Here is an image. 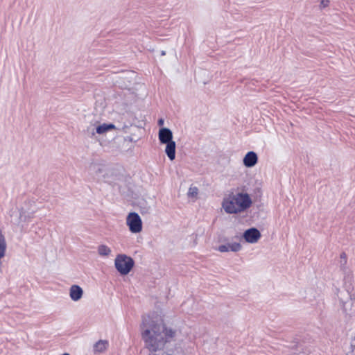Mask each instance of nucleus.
Masks as SVG:
<instances>
[{"label":"nucleus","mask_w":355,"mask_h":355,"mask_svg":"<svg viewBox=\"0 0 355 355\" xmlns=\"http://www.w3.org/2000/svg\"><path fill=\"white\" fill-rule=\"evenodd\" d=\"M126 225L132 233H139L142 230V220L136 212H130L126 217Z\"/></svg>","instance_id":"423d86ee"},{"label":"nucleus","mask_w":355,"mask_h":355,"mask_svg":"<svg viewBox=\"0 0 355 355\" xmlns=\"http://www.w3.org/2000/svg\"><path fill=\"white\" fill-rule=\"evenodd\" d=\"M115 128H116L115 125L112 123H109V124L103 123V124L98 125L96 128H88V131H89L91 132L92 135H95L94 130H96V132L97 134L104 135V134L107 133L108 131H110Z\"/></svg>","instance_id":"6e6552de"},{"label":"nucleus","mask_w":355,"mask_h":355,"mask_svg":"<svg viewBox=\"0 0 355 355\" xmlns=\"http://www.w3.org/2000/svg\"><path fill=\"white\" fill-rule=\"evenodd\" d=\"M6 247L7 245L5 236L0 230V260L6 255Z\"/></svg>","instance_id":"ddd939ff"},{"label":"nucleus","mask_w":355,"mask_h":355,"mask_svg":"<svg viewBox=\"0 0 355 355\" xmlns=\"http://www.w3.org/2000/svg\"><path fill=\"white\" fill-rule=\"evenodd\" d=\"M108 347V342L105 340H100L94 345V351L96 353L105 352Z\"/></svg>","instance_id":"f8f14e48"},{"label":"nucleus","mask_w":355,"mask_h":355,"mask_svg":"<svg viewBox=\"0 0 355 355\" xmlns=\"http://www.w3.org/2000/svg\"><path fill=\"white\" fill-rule=\"evenodd\" d=\"M198 193V189L196 187H191L189 188L188 191V196L191 198H196Z\"/></svg>","instance_id":"f3484780"},{"label":"nucleus","mask_w":355,"mask_h":355,"mask_svg":"<svg viewBox=\"0 0 355 355\" xmlns=\"http://www.w3.org/2000/svg\"><path fill=\"white\" fill-rule=\"evenodd\" d=\"M290 349L293 351V355L302 353L304 351L303 342L298 338H294L290 343Z\"/></svg>","instance_id":"9b49d317"},{"label":"nucleus","mask_w":355,"mask_h":355,"mask_svg":"<svg viewBox=\"0 0 355 355\" xmlns=\"http://www.w3.org/2000/svg\"><path fill=\"white\" fill-rule=\"evenodd\" d=\"M252 201L250 196L244 192H230L223 198L222 207L227 214H239L251 207Z\"/></svg>","instance_id":"f03ea898"},{"label":"nucleus","mask_w":355,"mask_h":355,"mask_svg":"<svg viewBox=\"0 0 355 355\" xmlns=\"http://www.w3.org/2000/svg\"><path fill=\"white\" fill-rule=\"evenodd\" d=\"M83 295V289L78 285H72L69 289V296L73 301L80 300Z\"/></svg>","instance_id":"9d476101"},{"label":"nucleus","mask_w":355,"mask_h":355,"mask_svg":"<svg viewBox=\"0 0 355 355\" xmlns=\"http://www.w3.org/2000/svg\"><path fill=\"white\" fill-rule=\"evenodd\" d=\"M164 120L163 119H159L158 120V125L159 126H162L164 125Z\"/></svg>","instance_id":"4be33fe9"},{"label":"nucleus","mask_w":355,"mask_h":355,"mask_svg":"<svg viewBox=\"0 0 355 355\" xmlns=\"http://www.w3.org/2000/svg\"><path fill=\"white\" fill-rule=\"evenodd\" d=\"M243 238L248 243H255L261 238V233L257 228L252 227L244 232Z\"/></svg>","instance_id":"0eeeda50"},{"label":"nucleus","mask_w":355,"mask_h":355,"mask_svg":"<svg viewBox=\"0 0 355 355\" xmlns=\"http://www.w3.org/2000/svg\"><path fill=\"white\" fill-rule=\"evenodd\" d=\"M134 264V260L125 254H119L114 260L115 268L122 275L128 274L133 268Z\"/></svg>","instance_id":"39448f33"},{"label":"nucleus","mask_w":355,"mask_h":355,"mask_svg":"<svg viewBox=\"0 0 355 355\" xmlns=\"http://www.w3.org/2000/svg\"><path fill=\"white\" fill-rule=\"evenodd\" d=\"M166 54L165 51H162V53H161V55H164Z\"/></svg>","instance_id":"5701e85b"},{"label":"nucleus","mask_w":355,"mask_h":355,"mask_svg":"<svg viewBox=\"0 0 355 355\" xmlns=\"http://www.w3.org/2000/svg\"><path fill=\"white\" fill-rule=\"evenodd\" d=\"M159 140L161 144H166L165 153L170 160L175 157V142L173 141V132L167 128H162L159 130Z\"/></svg>","instance_id":"7ed1b4c3"},{"label":"nucleus","mask_w":355,"mask_h":355,"mask_svg":"<svg viewBox=\"0 0 355 355\" xmlns=\"http://www.w3.org/2000/svg\"><path fill=\"white\" fill-rule=\"evenodd\" d=\"M33 217V212L28 214V216L25 215V212L22 210L19 213V217L18 219H16L15 221H12L15 224H19L21 221H26V218H31Z\"/></svg>","instance_id":"2eb2a0df"},{"label":"nucleus","mask_w":355,"mask_h":355,"mask_svg":"<svg viewBox=\"0 0 355 355\" xmlns=\"http://www.w3.org/2000/svg\"><path fill=\"white\" fill-rule=\"evenodd\" d=\"M141 328L142 339L149 355H171L172 350L165 351L166 345L176 336V331L167 327L158 317L145 315L143 317Z\"/></svg>","instance_id":"f257e3e1"},{"label":"nucleus","mask_w":355,"mask_h":355,"mask_svg":"<svg viewBox=\"0 0 355 355\" xmlns=\"http://www.w3.org/2000/svg\"><path fill=\"white\" fill-rule=\"evenodd\" d=\"M344 313L353 318L355 316V297L348 291H340L338 295Z\"/></svg>","instance_id":"20e7f679"},{"label":"nucleus","mask_w":355,"mask_h":355,"mask_svg":"<svg viewBox=\"0 0 355 355\" xmlns=\"http://www.w3.org/2000/svg\"><path fill=\"white\" fill-rule=\"evenodd\" d=\"M258 156L254 151H250L244 156L243 162L245 166L251 168L257 164Z\"/></svg>","instance_id":"1a4fd4ad"},{"label":"nucleus","mask_w":355,"mask_h":355,"mask_svg":"<svg viewBox=\"0 0 355 355\" xmlns=\"http://www.w3.org/2000/svg\"><path fill=\"white\" fill-rule=\"evenodd\" d=\"M89 171L92 173H94L97 175L98 173L101 172L102 169L100 166L93 164L89 167Z\"/></svg>","instance_id":"a211bd4d"},{"label":"nucleus","mask_w":355,"mask_h":355,"mask_svg":"<svg viewBox=\"0 0 355 355\" xmlns=\"http://www.w3.org/2000/svg\"><path fill=\"white\" fill-rule=\"evenodd\" d=\"M218 250L220 252H225L230 251L228 244L219 245L218 248Z\"/></svg>","instance_id":"6ab92c4d"},{"label":"nucleus","mask_w":355,"mask_h":355,"mask_svg":"<svg viewBox=\"0 0 355 355\" xmlns=\"http://www.w3.org/2000/svg\"><path fill=\"white\" fill-rule=\"evenodd\" d=\"M111 252V249L105 245L102 244L98 247V253L101 257H108Z\"/></svg>","instance_id":"4468645a"},{"label":"nucleus","mask_w":355,"mask_h":355,"mask_svg":"<svg viewBox=\"0 0 355 355\" xmlns=\"http://www.w3.org/2000/svg\"><path fill=\"white\" fill-rule=\"evenodd\" d=\"M353 318H354V320H355V316H353Z\"/></svg>","instance_id":"b1692460"},{"label":"nucleus","mask_w":355,"mask_h":355,"mask_svg":"<svg viewBox=\"0 0 355 355\" xmlns=\"http://www.w3.org/2000/svg\"><path fill=\"white\" fill-rule=\"evenodd\" d=\"M340 258H341L342 259H343V261H344V262H345V263H346V261H347V256H346L345 253H342V254H340Z\"/></svg>","instance_id":"412c9836"},{"label":"nucleus","mask_w":355,"mask_h":355,"mask_svg":"<svg viewBox=\"0 0 355 355\" xmlns=\"http://www.w3.org/2000/svg\"><path fill=\"white\" fill-rule=\"evenodd\" d=\"M330 1L329 0H321L320 3V8H324L327 7L329 4Z\"/></svg>","instance_id":"aec40b11"},{"label":"nucleus","mask_w":355,"mask_h":355,"mask_svg":"<svg viewBox=\"0 0 355 355\" xmlns=\"http://www.w3.org/2000/svg\"><path fill=\"white\" fill-rule=\"evenodd\" d=\"M229 250L232 252H239L241 249V245L239 243H228Z\"/></svg>","instance_id":"dca6fc26"}]
</instances>
